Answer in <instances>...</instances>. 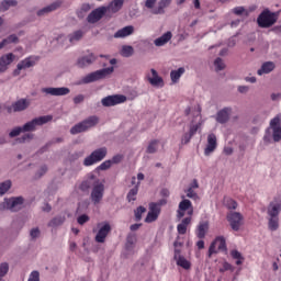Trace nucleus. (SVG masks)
<instances>
[{
  "mask_svg": "<svg viewBox=\"0 0 281 281\" xmlns=\"http://www.w3.org/2000/svg\"><path fill=\"white\" fill-rule=\"evenodd\" d=\"M278 19H280V12H273L269 9H265L257 18V25L262 30H269V27H273L278 23Z\"/></svg>",
  "mask_w": 281,
  "mask_h": 281,
  "instance_id": "1",
  "label": "nucleus"
},
{
  "mask_svg": "<svg viewBox=\"0 0 281 281\" xmlns=\"http://www.w3.org/2000/svg\"><path fill=\"white\" fill-rule=\"evenodd\" d=\"M98 124H100V117H98L97 115H91L83 121L75 124L70 128V135L87 133V131H90V128H94V126H98Z\"/></svg>",
  "mask_w": 281,
  "mask_h": 281,
  "instance_id": "2",
  "label": "nucleus"
},
{
  "mask_svg": "<svg viewBox=\"0 0 281 281\" xmlns=\"http://www.w3.org/2000/svg\"><path fill=\"white\" fill-rule=\"evenodd\" d=\"M23 203H25V198L20 196H11L4 198L3 202L0 204L1 210H9V212H21L23 210Z\"/></svg>",
  "mask_w": 281,
  "mask_h": 281,
  "instance_id": "3",
  "label": "nucleus"
},
{
  "mask_svg": "<svg viewBox=\"0 0 281 281\" xmlns=\"http://www.w3.org/2000/svg\"><path fill=\"white\" fill-rule=\"evenodd\" d=\"M106 155H109V149L106 147L97 148L83 159V166H86V168L95 166V164L103 161V159L106 158Z\"/></svg>",
  "mask_w": 281,
  "mask_h": 281,
  "instance_id": "4",
  "label": "nucleus"
},
{
  "mask_svg": "<svg viewBox=\"0 0 281 281\" xmlns=\"http://www.w3.org/2000/svg\"><path fill=\"white\" fill-rule=\"evenodd\" d=\"M115 71L113 66L108 68H102L100 70L93 71L88 74L86 77L82 78L83 85H91V82H98V80H104L106 76H111Z\"/></svg>",
  "mask_w": 281,
  "mask_h": 281,
  "instance_id": "5",
  "label": "nucleus"
},
{
  "mask_svg": "<svg viewBox=\"0 0 281 281\" xmlns=\"http://www.w3.org/2000/svg\"><path fill=\"white\" fill-rule=\"evenodd\" d=\"M54 120L52 115H44L40 117H35L32 121L26 122L22 127L23 133H34L36 131V126H43Z\"/></svg>",
  "mask_w": 281,
  "mask_h": 281,
  "instance_id": "6",
  "label": "nucleus"
},
{
  "mask_svg": "<svg viewBox=\"0 0 281 281\" xmlns=\"http://www.w3.org/2000/svg\"><path fill=\"white\" fill-rule=\"evenodd\" d=\"M218 251L227 254V243L225 241V237L223 236L216 237L215 240H213L210 245L209 258H212V255L217 254Z\"/></svg>",
  "mask_w": 281,
  "mask_h": 281,
  "instance_id": "7",
  "label": "nucleus"
},
{
  "mask_svg": "<svg viewBox=\"0 0 281 281\" xmlns=\"http://www.w3.org/2000/svg\"><path fill=\"white\" fill-rule=\"evenodd\" d=\"M90 199L93 205H100L102 203V199H104V182L99 180L95 183L90 193Z\"/></svg>",
  "mask_w": 281,
  "mask_h": 281,
  "instance_id": "8",
  "label": "nucleus"
},
{
  "mask_svg": "<svg viewBox=\"0 0 281 281\" xmlns=\"http://www.w3.org/2000/svg\"><path fill=\"white\" fill-rule=\"evenodd\" d=\"M226 220L228 221L233 232H239L240 231V227L243 225V220H244L243 214H240V212L231 211L226 215Z\"/></svg>",
  "mask_w": 281,
  "mask_h": 281,
  "instance_id": "9",
  "label": "nucleus"
},
{
  "mask_svg": "<svg viewBox=\"0 0 281 281\" xmlns=\"http://www.w3.org/2000/svg\"><path fill=\"white\" fill-rule=\"evenodd\" d=\"M170 5L169 1H146L145 8L148 9L151 14H164V9Z\"/></svg>",
  "mask_w": 281,
  "mask_h": 281,
  "instance_id": "10",
  "label": "nucleus"
},
{
  "mask_svg": "<svg viewBox=\"0 0 281 281\" xmlns=\"http://www.w3.org/2000/svg\"><path fill=\"white\" fill-rule=\"evenodd\" d=\"M37 60H38V57H34V56L24 58L16 65V69L13 70V76L14 77L21 76V71H23V69H30L34 67Z\"/></svg>",
  "mask_w": 281,
  "mask_h": 281,
  "instance_id": "11",
  "label": "nucleus"
},
{
  "mask_svg": "<svg viewBox=\"0 0 281 281\" xmlns=\"http://www.w3.org/2000/svg\"><path fill=\"white\" fill-rule=\"evenodd\" d=\"M126 102V95L124 94H113L108 95L101 100L102 106H117V104H124Z\"/></svg>",
  "mask_w": 281,
  "mask_h": 281,
  "instance_id": "12",
  "label": "nucleus"
},
{
  "mask_svg": "<svg viewBox=\"0 0 281 281\" xmlns=\"http://www.w3.org/2000/svg\"><path fill=\"white\" fill-rule=\"evenodd\" d=\"M95 60H98V56L93 53H88L87 55L77 58L76 67L79 69H87V67H91Z\"/></svg>",
  "mask_w": 281,
  "mask_h": 281,
  "instance_id": "13",
  "label": "nucleus"
},
{
  "mask_svg": "<svg viewBox=\"0 0 281 281\" xmlns=\"http://www.w3.org/2000/svg\"><path fill=\"white\" fill-rule=\"evenodd\" d=\"M41 93H44V95L63 97V95H69V93H71V90L67 87H60V88L47 87V88H42Z\"/></svg>",
  "mask_w": 281,
  "mask_h": 281,
  "instance_id": "14",
  "label": "nucleus"
},
{
  "mask_svg": "<svg viewBox=\"0 0 281 281\" xmlns=\"http://www.w3.org/2000/svg\"><path fill=\"white\" fill-rule=\"evenodd\" d=\"M104 14H106V7H99L88 14L87 21L91 24L98 23V21L104 18Z\"/></svg>",
  "mask_w": 281,
  "mask_h": 281,
  "instance_id": "15",
  "label": "nucleus"
},
{
  "mask_svg": "<svg viewBox=\"0 0 281 281\" xmlns=\"http://www.w3.org/2000/svg\"><path fill=\"white\" fill-rule=\"evenodd\" d=\"M16 55L13 53L4 54L0 57V74H5L10 66L14 63Z\"/></svg>",
  "mask_w": 281,
  "mask_h": 281,
  "instance_id": "16",
  "label": "nucleus"
},
{
  "mask_svg": "<svg viewBox=\"0 0 281 281\" xmlns=\"http://www.w3.org/2000/svg\"><path fill=\"white\" fill-rule=\"evenodd\" d=\"M99 181L100 179L97 178L95 175L89 173L87 179L80 183L79 190H81V192H89V190H91V188H93Z\"/></svg>",
  "mask_w": 281,
  "mask_h": 281,
  "instance_id": "17",
  "label": "nucleus"
},
{
  "mask_svg": "<svg viewBox=\"0 0 281 281\" xmlns=\"http://www.w3.org/2000/svg\"><path fill=\"white\" fill-rule=\"evenodd\" d=\"M32 102L30 99H20L11 104V109L9 111H13V113H21L23 111H27Z\"/></svg>",
  "mask_w": 281,
  "mask_h": 281,
  "instance_id": "18",
  "label": "nucleus"
},
{
  "mask_svg": "<svg viewBox=\"0 0 281 281\" xmlns=\"http://www.w3.org/2000/svg\"><path fill=\"white\" fill-rule=\"evenodd\" d=\"M281 212V199L280 198H274L272 202L269 203L268 205V216L270 217H277L280 216Z\"/></svg>",
  "mask_w": 281,
  "mask_h": 281,
  "instance_id": "19",
  "label": "nucleus"
},
{
  "mask_svg": "<svg viewBox=\"0 0 281 281\" xmlns=\"http://www.w3.org/2000/svg\"><path fill=\"white\" fill-rule=\"evenodd\" d=\"M201 128V123L191 124L189 127V133H184L181 137V144H190V139L196 135V132Z\"/></svg>",
  "mask_w": 281,
  "mask_h": 281,
  "instance_id": "20",
  "label": "nucleus"
},
{
  "mask_svg": "<svg viewBox=\"0 0 281 281\" xmlns=\"http://www.w3.org/2000/svg\"><path fill=\"white\" fill-rule=\"evenodd\" d=\"M232 115V108H223L216 113V123L217 124H227L229 122V116Z\"/></svg>",
  "mask_w": 281,
  "mask_h": 281,
  "instance_id": "21",
  "label": "nucleus"
},
{
  "mask_svg": "<svg viewBox=\"0 0 281 281\" xmlns=\"http://www.w3.org/2000/svg\"><path fill=\"white\" fill-rule=\"evenodd\" d=\"M216 134L212 133L207 135V144L206 147L204 149V155L207 157L210 155H212V153H214V150H216Z\"/></svg>",
  "mask_w": 281,
  "mask_h": 281,
  "instance_id": "22",
  "label": "nucleus"
},
{
  "mask_svg": "<svg viewBox=\"0 0 281 281\" xmlns=\"http://www.w3.org/2000/svg\"><path fill=\"white\" fill-rule=\"evenodd\" d=\"M111 232V224L105 223L97 233L94 240L97 243H104L106 240V236Z\"/></svg>",
  "mask_w": 281,
  "mask_h": 281,
  "instance_id": "23",
  "label": "nucleus"
},
{
  "mask_svg": "<svg viewBox=\"0 0 281 281\" xmlns=\"http://www.w3.org/2000/svg\"><path fill=\"white\" fill-rule=\"evenodd\" d=\"M150 71L151 77H147L149 85H151V87H164V78L159 76L155 68H151Z\"/></svg>",
  "mask_w": 281,
  "mask_h": 281,
  "instance_id": "24",
  "label": "nucleus"
},
{
  "mask_svg": "<svg viewBox=\"0 0 281 281\" xmlns=\"http://www.w3.org/2000/svg\"><path fill=\"white\" fill-rule=\"evenodd\" d=\"M61 2H53L47 7L42 8L41 10L37 11V16H47L50 12H55V10H58L60 8Z\"/></svg>",
  "mask_w": 281,
  "mask_h": 281,
  "instance_id": "25",
  "label": "nucleus"
},
{
  "mask_svg": "<svg viewBox=\"0 0 281 281\" xmlns=\"http://www.w3.org/2000/svg\"><path fill=\"white\" fill-rule=\"evenodd\" d=\"M173 258L177 261L178 267H182V269H190V261H188L186 257L181 256V250L175 249Z\"/></svg>",
  "mask_w": 281,
  "mask_h": 281,
  "instance_id": "26",
  "label": "nucleus"
},
{
  "mask_svg": "<svg viewBox=\"0 0 281 281\" xmlns=\"http://www.w3.org/2000/svg\"><path fill=\"white\" fill-rule=\"evenodd\" d=\"M135 32V27L133 25H127L123 29H120L114 33V38H126V36H131Z\"/></svg>",
  "mask_w": 281,
  "mask_h": 281,
  "instance_id": "27",
  "label": "nucleus"
},
{
  "mask_svg": "<svg viewBox=\"0 0 281 281\" xmlns=\"http://www.w3.org/2000/svg\"><path fill=\"white\" fill-rule=\"evenodd\" d=\"M65 221H67L65 214H58L48 222L47 226L56 229V227H61V225H65Z\"/></svg>",
  "mask_w": 281,
  "mask_h": 281,
  "instance_id": "28",
  "label": "nucleus"
},
{
  "mask_svg": "<svg viewBox=\"0 0 281 281\" xmlns=\"http://www.w3.org/2000/svg\"><path fill=\"white\" fill-rule=\"evenodd\" d=\"M172 38V32L168 31L165 34H162L160 37L156 38L154 41V45L156 47H164L169 41Z\"/></svg>",
  "mask_w": 281,
  "mask_h": 281,
  "instance_id": "29",
  "label": "nucleus"
},
{
  "mask_svg": "<svg viewBox=\"0 0 281 281\" xmlns=\"http://www.w3.org/2000/svg\"><path fill=\"white\" fill-rule=\"evenodd\" d=\"M276 69V64L273 61H266L261 65V69L257 71L258 76H263V74H271Z\"/></svg>",
  "mask_w": 281,
  "mask_h": 281,
  "instance_id": "30",
  "label": "nucleus"
},
{
  "mask_svg": "<svg viewBox=\"0 0 281 281\" xmlns=\"http://www.w3.org/2000/svg\"><path fill=\"white\" fill-rule=\"evenodd\" d=\"M207 229H210V224L207 222H202L198 226V233L196 236L200 239L205 238V235L207 234Z\"/></svg>",
  "mask_w": 281,
  "mask_h": 281,
  "instance_id": "31",
  "label": "nucleus"
},
{
  "mask_svg": "<svg viewBox=\"0 0 281 281\" xmlns=\"http://www.w3.org/2000/svg\"><path fill=\"white\" fill-rule=\"evenodd\" d=\"M138 192H139V182H137V184L128 191L126 195V201H128V203H133V201H137Z\"/></svg>",
  "mask_w": 281,
  "mask_h": 281,
  "instance_id": "32",
  "label": "nucleus"
},
{
  "mask_svg": "<svg viewBox=\"0 0 281 281\" xmlns=\"http://www.w3.org/2000/svg\"><path fill=\"white\" fill-rule=\"evenodd\" d=\"M159 150V139H151L146 148L147 155H155Z\"/></svg>",
  "mask_w": 281,
  "mask_h": 281,
  "instance_id": "33",
  "label": "nucleus"
},
{
  "mask_svg": "<svg viewBox=\"0 0 281 281\" xmlns=\"http://www.w3.org/2000/svg\"><path fill=\"white\" fill-rule=\"evenodd\" d=\"M85 36V32L82 30L75 31L68 35V41L74 45V43H78Z\"/></svg>",
  "mask_w": 281,
  "mask_h": 281,
  "instance_id": "34",
  "label": "nucleus"
},
{
  "mask_svg": "<svg viewBox=\"0 0 281 281\" xmlns=\"http://www.w3.org/2000/svg\"><path fill=\"white\" fill-rule=\"evenodd\" d=\"M12 43L14 45H16V43H19V36H16V34H11L8 37L3 38L0 42L1 47H7V45H12Z\"/></svg>",
  "mask_w": 281,
  "mask_h": 281,
  "instance_id": "35",
  "label": "nucleus"
},
{
  "mask_svg": "<svg viewBox=\"0 0 281 281\" xmlns=\"http://www.w3.org/2000/svg\"><path fill=\"white\" fill-rule=\"evenodd\" d=\"M122 5H124V1H114L105 7V9L106 12H112L113 14H115V12H120V10H122Z\"/></svg>",
  "mask_w": 281,
  "mask_h": 281,
  "instance_id": "36",
  "label": "nucleus"
},
{
  "mask_svg": "<svg viewBox=\"0 0 281 281\" xmlns=\"http://www.w3.org/2000/svg\"><path fill=\"white\" fill-rule=\"evenodd\" d=\"M184 74H186V68L183 67H180L177 70H171L170 72L171 82H179V79Z\"/></svg>",
  "mask_w": 281,
  "mask_h": 281,
  "instance_id": "37",
  "label": "nucleus"
},
{
  "mask_svg": "<svg viewBox=\"0 0 281 281\" xmlns=\"http://www.w3.org/2000/svg\"><path fill=\"white\" fill-rule=\"evenodd\" d=\"M135 243H137V237L134 234H130L126 238L125 249L131 251L135 247Z\"/></svg>",
  "mask_w": 281,
  "mask_h": 281,
  "instance_id": "38",
  "label": "nucleus"
},
{
  "mask_svg": "<svg viewBox=\"0 0 281 281\" xmlns=\"http://www.w3.org/2000/svg\"><path fill=\"white\" fill-rule=\"evenodd\" d=\"M12 188V180H5L0 183V196H3V194L8 193L10 189Z\"/></svg>",
  "mask_w": 281,
  "mask_h": 281,
  "instance_id": "39",
  "label": "nucleus"
},
{
  "mask_svg": "<svg viewBox=\"0 0 281 281\" xmlns=\"http://www.w3.org/2000/svg\"><path fill=\"white\" fill-rule=\"evenodd\" d=\"M279 221V217H269L268 227L271 232H277L280 227Z\"/></svg>",
  "mask_w": 281,
  "mask_h": 281,
  "instance_id": "40",
  "label": "nucleus"
},
{
  "mask_svg": "<svg viewBox=\"0 0 281 281\" xmlns=\"http://www.w3.org/2000/svg\"><path fill=\"white\" fill-rule=\"evenodd\" d=\"M16 1H3L0 2V12H7V10H10V8L16 7Z\"/></svg>",
  "mask_w": 281,
  "mask_h": 281,
  "instance_id": "41",
  "label": "nucleus"
},
{
  "mask_svg": "<svg viewBox=\"0 0 281 281\" xmlns=\"http://www.w3.org/2000/svg\"><path fill=\"white\" fill-rule=\"evenodd\" d=\"M231 256L232 258H234V260H237L236 261V265H243V262L245 261V257H243V254H240V251L238 250H232L231 251Z\"/></svg>",
  "mask_w": 281,
  "mask_h": 281,
  "instance_id": "42",
  "label": "nucleus"
},
{
  "mask_svg": "<svg viewBox=\"0 0 281 281\" xmlns=\"http://www.w3.org/2000/svg\"><path fill=\"white\" fill-rule=\"evenodd\" d=\"M263 142L265 144L269 145L271 144V142H273V128L271 127H268L266 130V133L263 135Z\"/></svg>",
  "mask_w": 281,
  "mask_h": 281,
  "instance_id": "43",
  "label": "nucleus"
},
{
  "mask_svg": "<svg viewBox=\"0 0 281 281\" xmlns=\"http://www.w3.org/2000/svg\"><path fill=\"white\" fill-rule=\"evenodd\" d=\"M224 205L227 210H236L238 207V203L232 198H224Z\"/></svg>",
  "mask_w": 281,
  "mask_h": 281,
  "instance_id": "44",
  "label": "nucleus"
},
{
  "mask_svg": "<svg viewBox=\"0 0 281 281\" xmlns=\"http://www.w3.org/2000/svg\"><path fill=\"white\" fill-rule=\"evenodd\" d=\"M213 65L215 67V71H223V69H225V67H227L225 65V61L221 57L215 58Z\"/></svg>",
  "mask_w": 281,
  "mask_h": 281,
  "instance_id": "45",
  "label": "nucleus"
},
{
  "mask_svg": "<svg viewBox=\"0 0 281 281\" xmlns=\"http://www.w3.org/2000/svg\"><path fill=\"white\" fill-rule=\"evenodd\" d=\"M9 271H10V263L1 262L0 263V278H5V276H8Z\"/></svg>",
  "mask_w": 281,
  "mask_h": 281,
  "instance_id": "46",
  "label": "nucleus"
},
{
  "mask_svg": "<svg viewBox=\"0 0 281 281\" xmlns=\"http://www.w3.org/2000/svg\"><path fill=\"white\" fill-rule=\"evenodd\" d=\"M190 207H192V202L190 200H182L179 203V210L181 212H186V211L190 210Z\"/></svg>",
  "mask_w": 281,
  "mask_h": 281,
  "instance_id": "47",
  "label": "nucleus"
},
{
  "mask_svg": "<svg viewBox=\"0 0 281 281\" xmlns=\"http://www.w3.org/2000/svg\"><path fill=\"white\" fill-rule=\"evenodd\" d=\"M34 139V134H24L23 136L15 139L18 144H25V142H31Z\"/></svg>",
  "mask_w": 281,
  "mask_h": 281,
  "instance_id": "48",
  "label": "nucleus"
},
{
  "mask_svg": "<svg viewBox=\"0 0 281 281\" xmlns=\"http://www.w3.org/2000/svg\"><path fill=\"white\" fill-rule=\"evenodd\" d=\"M145 212H146V207H144V206H138V207L134 211L135 221H137V222L142 221V214H145Z\"/></svg>",
  "mask_w": 281,
  "mask_h": 281,
  "instance_id": "49",
  "label": "nucleus"
},
{
  "mask_svg": "<svg viewBox=\"0 0 281 281\" xmlns=\"http://www.w3.org/2000/svg\"><path fill=\"white\" fill-rule=\"evenodd\" d=\"M272 139L273 142H280L281 140V127H273L272 128Z\"/></svg>",
  "mask_w": 281,
  "mask_h": 281,
  "instance_id": "50",
  "label": "nucleus"
},
{
  "mask_svg": "<svg viewBox=\"0 0 281 281\" xmlns=\"http://www.w3.org/2000/svg\"><path fill=\"white\" fill-rule=\"evenodd\" d=\"M112 166L113 164L111 162V160H105L100 166L97 167V170L98 171L109 170Z\"/></svg>",
  "mask_w": 281,
  "mask_h": 281,
  "instance_id": "51",
  "label": "nucleus"
},
{
  "mask_svg": "<svg viewBox=\"0 0 281 281\" xmlns=\"http://www.w3.org/2000/svg\"><path fill=\"white\" fill-rule=\"evenodd\" d=\"M157 218H159V215L149 211L145 218V223H155V221H157Z\"/></svg>",
  "mask_w": 281,
  "mask_h": 281,
  "instance_id": "52",
  "label": "nucleus"
},
{
  "mask_svg": "<svg viewBox=\"0 0 281 281\" xmlns=\"http://www.w3.org/2000/svg\"><path fill=\"white\" fill-rule=\"evenodd\" d=\"M31 240H36V238L41 237V229L38 227L32 228L30 231Z\"/></svg>",
  "mask_w": 281,
  "mask_h": 281,
  "instance_id": "53",
  "label": "nucleus"
},
{
  "mask_svg": "<svg viewBox=\"0 0 281 281\" xmlns=\"http://www.w3.org/2000/svg\"><path fill=\"white\" fill-rule=\"evenodd\" d=\"M21 133H23V127L16 126V127H14V128L9 133V137H11V138L19 137V135H21Z\"/></svg>",
  "mask_w": 281,
  "mask_h": 281,
  "instance_id": "54",
  "label": "nucleus"
},
{
  "mask_svg": "<svg viewBox=\"0 0 281 281\" xmlns=\"http://www.w3.org/2000/svg\"><path fill=\"white\" fill-rule=\"evenodd\" d=\"M149 212L159 216V214H161V209L159 206H157V204L155 202H151V203H149Z\"/></svg>",
  "mask_w": 281,
  "mask_h": 281,
  "instance_id": "55",
  "label": "nucleus"
},
{
  "mask_svg": "<svg viewBox=\"0 0 281 281\" xmlns=\"http://www.w3.org/2000/svg\"><path fill=\"white\" fill-rule=\"evenodd\" d=\"M123 55L128 58L131 56H133L134 49L133 46H123L122 48Z\"/></svg>",
  "mask_w": 281,
  "mask_h": 281,
  "instance_id": "56",
  "label": "nucleus"
},
{
  "mask_svg": "<svg viewBox=\"0 0 281 281\" xmlns=\"http://www.w3.org/2000/svg\"><path fill=\"white\" fill-rule=\"evenodd\" d=\"M27 281H41V273L36 270L32 271Z\"/></svg>",
  "mask_w": 281,
  "mask_h": 281,
  "instance_id": "57",
  "label": "nucleus"
},
{
  "mask_svg": "<svg viewBox=\"0 0 281 281\" xmlns=\"http://www.w3.org/2000/svg\"><path fill=\"white\" fill-rule=\"evenodd\" d=\"M89 215H87V214H82V215H80L78 218H77V223L79 224V225H85V223H89Z\"/></svg>",
  "mask_w": 281,
  "mask_h": 281,
  "instance_id": "58",
  "label": "nucleus"
},
{
  "mask_svg": "<svg viewBox=\"0 0 281 281\" xmlns=\"http://www.w3.org/2000/svg\"><path fill=\"white\" fill-rule=\"evenodd\" d=\"M124 159V156L122 154H117L110 159L111 164H122V160Z\"/></svg>",
  "mask_w": 281,
  "mask_h": 281,
  "instance_id": "59",
  "label": "nucleus"
},
{
  "mask_svg": "<svg viewBox=\"0 0 281 281\" xmlns=\"http://www.w3.org/2000/svg\"><path fill=\"white\" fill-rule=\"evenodd\" d=\"M278 124H280V116H276L274 119H272L270 121V126L269 128H280V126H278Z\"/></svg>",
  "mask_w": 281,
  "mask_h": 281,
  "instance_id": "60",
  "label": "nucleus"
},
{
  "mask_svg": "<svg viewBox=\"0 0 281 281\" xmlns=\"http://www.w3.org/2000/svg\"><path fill=\"white\" fill-rule=\"evenodd\" d=\"M47 173V166L44 165L40 168V170L36 172V177L41 179V177L45 176Z\"/></svg>",
  "mask_w": 281,
  "mask_h": 281,
  "instance_id": "61",
  "label": "nucleus"
},
{
  "mask_svg": "<svg viewBox=\"0 0 281 281\" xmlns=\"http://www.w3.org/2000/svg\"><path fill=\"white\" fill-rule=\"evenodd\" d=\"M177 229H178V234L183 235L188 232V226L180 223L178 224Z\"/></svg>",
  "mask_w": 281,
  "mask_h": 281,
  "instance_id": "62",
  "label": "nucleus"
},
{
  "mask_svg": "<svg viewBox=\"0 0 281 281\" xmlns=\"http://www.w3.org/2000/svg\"><path fill=\"white\" fill-rule=\"evenodd\" d=\"M74 104H82L85 102L83 94H78L72 99Z\"/></svg>",
  "mask_w": 281,
  "mask_h": 281,
  "instance_id": "63",
  "label": "nucleus"
},
{
  "mask_svg": "<svg viewBox=\"0 0 281 281\" xmlns=\"http://www.w3.org/2000/svg\"><path fill=\"white\" fill-rule=\"evenodd\" d=\"M234 14H236L237 16L243 15V13L245 12V8L244 7H236L233 9Z\"/></svg>",
  "mask_w": 281,
  "mask_h": 281,
  "instance_id": "64",
  "label": "nucleus"
}]
</instances>
